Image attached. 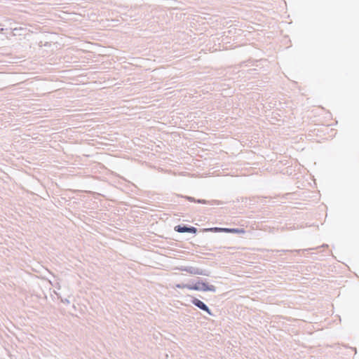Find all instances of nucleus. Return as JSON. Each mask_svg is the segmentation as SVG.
Instances as JSON below:
<instances>
[{"instance_id":"obj_1","label":"nucleus","mask_w":359,"mask_h":359,"mask_svg":"<svg viewBox=\"0 0 359 359\" xmlns=\"http://www.w3.org/2000/svg\"><path fill=\"white\" fill-rule=\"evenodd\" d=\"M189 290H201V291H215V287L214 285H209L205 283L198 281L194 285H191V287H188Z\"/></svg>"},{"instance_id":"obj_5","label":"nucleus","mask_w":359,"mask_h":359,"mask_svg":"<svg viewBox=\"0 0 359 359\" xmlns=\"http://www.w3.org/2000/svg\"><path fill=\"white\" fill-rule=\"evenodd\" d=\"M176 287H178V288H182V289H183V288H187V289H188V287H191V285H184V284L181 285V284H177V285H176Z\"/></svg>"},{"instance_id":"obj_3","label":"nucleus","mask_w":359,"mask_h":359,"mask_svg":"<svg viewBox=\"0 0 359 359\" xmlns=\"http://www.w3.org/2000/svg\"><path fill=\"white\" fill-rule=\"evenodd\" d=\"M175 230L180 233H184V232H189V233H195L197 231V229L195 227H187V226H177L175 227Z\"/></svg>"},{"instance_id":"obj_6","label":"nucleus","mask_w":359,"mask_h":359,"mask_svg":"<svg viewBox=\"0 0 359 359\" xmlns=\"http://www.w3.org/2000/svg\"><path fill=\"white\" fill-rule=\"evenodd\" d=\"M196 273H197V274H199V275L203 274V273H202V272H197Z\"/></svg>"},{"instance_id":"obj_4","label":"nucleus","mask_w":359,"mask_h":359,"mask_svg":"<svg viewBox=\"0 0 359 359\" xmlns=\"http://www.w3.org/2000/svg\"><path fill=\"white\" fill-rule=\"evenodd\" d=\"M211 231H222V232H226V233H240L243 232V230H239L237 229H227V228H214L210 229Z\"/></svg>"},{"instance_id":"obj_2","label":"nucleus","mask_w":359,"mask_h":359,"mask_svg":"<svg viewBox=\"0 0 359 359\" xmlns=\"http://www.w3.org/2000/svg\"><path fill=\"white\" fill-rule=\"evenodd\" d=\"M192 303L196 306L197 307L200 308L201 309L206 311L208 314L211 315V311H210V309L208 308V306L203 302H201V300L198 299H196L194 298L193 300H192Z\"/></svg>"}]
</instances>
